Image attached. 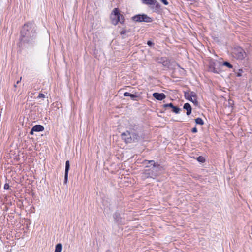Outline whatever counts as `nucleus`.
I'll list each match as a JSON object with an SVG mask.
<instances>
[{
    "mask_svg": "<svg viewBox=\"0 0 252 252\" xmlns=\"http://www.w3.org/2000/svg\"><path fill=\"white\" fill-rule=\"evenodd\" d=\"M125 96H129L131 99L133 100H137L136 98L138 97V95L136 94H132L128 92H125L124 94Z\"/></svg>",
    "mask_w": 252,
    "mask_h": 252,
    "instance_id": "ddd939ff",
    "label": "nucleus"
},
{
    "mask_svg": "<svg viewBox=\"0 0 252 252\" xmlns=\"http://www.w3.org/2000/svg\"><path fill=\"white\" fill-rule=\"evenodd\" d=\"M173 109V112L174 113L178 114L180 111V109L177 107H175L173 106V107L172 108Z\"/></svg>",
    "mask_w": 252,
    "mask_h": 252,
    "instance_id": "f3484780",
    "label": "nucleus"
},
{
    "mask_svg": "<svg viewBox=\"0 0 252 252\" xmlns=\"http://www.w3.org/2000/svg\"><path fill=\"white\" fill-rule=\"evenodd\" d=\"M132 20L136 22H146L147 23L152 21V18L146 14L135 15L132 17Z\"/></svg>",
    "mask_w": 252,
    "mask_h": 252,
    "instance_id": "423d86ee",
    "label": "nucleus"
},
{
    "mask_svg": "<svg viewBox=\"0 0 252 252\" xmlns=\"http://www.w3.org/2000/svg\"><path fill=\"white\" fill-rule=\"evenodd\" d=\"M70 168V163L68 160L65 162V175H64V183L66 184L68 181V174Z\"/></svg>",
    "mask_w": 252,
    "mask_h": 252,
    "instance_id": "1a4fd4ad",
    "label": "nucleus"
},
{
    "mask_svg": "<svg viewBox=\"0 0 252 252\" xmlns=\"http://www.w3.org/2000/svg\"><path fill=\"white\" fill-rule=\"evenodd\" d=\"M153 96L158 100H162L166 97V95L163 93H154Z\"/></svg>",
    "mask_w": 252,
    "mask_h": 252,
    "instance_id": "9d476101",
    "label": "nucleus"
},
{
    "mask_svg": "<svg viewBox=\"0 0 252 252\" xmlns=\"http://www.w3.org/2000/svg\"><path fill=\"white\" fill-rule=\"evenodd\" d=\"M149 163H151L153 165V167L150 169L146 170L144 173L146 175L147 177L154 178L158 175L157 173L154 172V171L157 172V169L159 168V164L155 163L153 160L148 161Z\"/></svg>",
    "mask_w": 252,
    "mask_h": 252,
    "instance_id": "7ed1b4c3",
    "label": "nucleus"
},
{
    "mask_svg": "<svg viewBox=\"0 0 252 252\" xmlns=\"http://www.w3.org/2000/svg\"><path fill=\"white\" fill-rule=\"evenodd\" d=\"M223 64L229 68H232L233 67V66L228 62H224Z\"/></svg>",
    "mask_w": 252,
    "mask_h": 252,
    "instance_id": "a211bd4d",
    "label": "nucleus"
},
{
    "mask_svg": "<svg viewBox=\"0 0 252 252\" xmlns=\"http://www.w3.org/2000/svg\"><path fill=\"white\" fill-rule=\"evenodd\" d=\"M36 38V30L32 22L24 24L21 31L20 40L23 43L32 44Z\"/></svg>",
    "mask_w": 252,
    "mask_h": 252,
    "instance_id": "f03ea898",
    "label": "nucleus"
},
{
    "mask_svg": "<svg viewBox=\"0 0 252 252\" xmlns=\"http://www.w3.org/2000/svg\"><path fill=\"white\" fill-rule=\"evenodd\" d=\"M111 19L112 23L115 25H117L118 22H120L121 23H124L123 20L122 21H121L120 14L118 8H114L113 9L111 15Z\"/></svg>",
    "mask_w": 252,
    "mask_h": 252,
    "instance_id": "20e7f679",
    "label": "nucleus"
},
{
    "mask_svg": "<svg viewBox=\"0 0 252 252\" xmlns=\"http://www.w3.org/2000/svg\"><path fill=\"white\" fill-rule=\"evenodd\" d=\"M14 86L15 88H16L17 87L16 84H15Z\"/></svg>",
    "mask_w": 252,
    "mask_h": 252,
    "instance_id": "c85d7f7f",
    "label": "nucleus"
},
{
    "mask_svg": "<svg viewBox=\"0 0 252 252\" xmlns=\"http://www.w3.org/2000/svg\"><path fill=\"white\" fill-rule=\"evenodd\" d=\"M129 32V31L128 30H122L121 32H120V34L121 35H124V34H126L127 33H128Z\"/></svg>",
    "mask_w": 252,
    "mask_h": 252,
    "instance_id": "6ab92c4d",
    "label": "nucleus"
},
{
    "mask_svg": "<svg viewBox=\"0 0 252 252\" xmlns=\"http://www.w3.org/2000/svg\"><path fill=\"white\" fill-rule=\"evenodd\" d=\"M44 97H45V95L43 94H42V93L39 94L38 98H44Z\"/></svg>",
    "mask_w": 252,
    "mask_h": 252,
    "instance_id": "412c9836",
    "label": "nucleus"
},
{
    "mask_svg": "<svg viewBox=\"0 0 252 252\" xmlns=\"http://www.w3.org/2000/svg\"><path fill=\"white\" fill-rule=\"evenodd\" d=\"M197 160L198 162L201 163H203L205 162V159L202 156H199L197 158Z\"/></svg>",
    "mask_w": 252,
    "mask_h": 252,
    "instance_id": "dca6fc26",
    "label": "nucleus"
},
{
    "mask_svg": "<svg viewBox=\"0 0 252 252\" xmlns=\"http://www.w3.org/2000/svg\"><path fill=\"white\" fill-rule=\"evenodd\" d=\"M21 79H22V77H20V79L17 81V82H16V84H18V83H20V81H21Z\"/></svg>",
    "mask_w": 252,
    "mask_h": 252,
    "instance_id": "cd10ccee",
    "label": "nucleus"
},
{
    "mask_svg": "<svg viewBox=\"0 0 252 252\" xmlns=\"http://www.w3.org/2000/svg\"><path fill=\"white\" fill-rule=\"evenodd\" d=\"M165 5H167L168 4V2L167 0H160Z\"/></svg>",
    "mask_w": 252,
    "mask_h": 252,
    "instance_id": "b1692460",
    "label": "nucleus"
},
{
    "mask_svg": "<svg viewBox=\"0 0 252 252\" xmlns=\"http://www.w3.org/2000/svg\"><path fill=\"white\" fill-rule=\"evenodd\" d=\"M147 44L149 46H152L154 45V43L151 41L149 40L147 42Z\"/></svg>",
    "mask_w": 252,
    "mask_h": 252,
    "instance_id": "5701e85b",
    "label": "nucleus"
},
{
    "mask_svg": "<svg viewBox=\"0 0 252 252\" xmlns=\"http://www.w3.org/2000/svg\"><path fill=\"white\" fill-rule=\"evenodd\" d=\"M9 188V186L8 185V184L7 183H6L5 184L4 186V189H8Z\"/></svg>",
    "mask_w": 252,
    "mask_h": 252,
    "instance_id": "4be33fe9",
    "label": "nucleus"
},
{
    "mask_svg": "<svg viewBox=\"0 0 252 252\" xmlns=\"http://www.w3.org/2000/svg\"><path fill=\"white\" fill-rule=\"evenodd\" d=\"M232 54L235 58L241 60L244 58L245 52L241 47H237L233 49Z\"/></svg>",
    "mask_w": 252,
    "mask_h": 252,
    "instance_id": "0eeeda50",
    "label": "nucleus"
},
{
    "mask_svg": "<svg viewBox=\"0 0 252 252\" xmlns=\"http://www.w3.org/2000/svg\"><path fill=\"white\" fill-rule=\"evenodd\" d=\"M173 106L174 105L172 103L163 105L164 107H170L171 108H172V107H173Z\"/></svg>",
    "mask_w": 252,
    "mask_h": 252,
    "instance_id": "aec40b11",
    "label": "nucleus"
},
{
    "mask_svg": "<svg viewBox=\"0 0 252 252\" xmlns=\"http://www.w3.org/2000/svg\"><path fill=\"white\" fill-rule=\"evenodd\" d=\"M143 2L146 4L149 5L151 6L153 9L154 12H157L160 8L159 3L156 0H142Z\"/></svg>",
    "mask_w": 252,
    "mask_h": 252,
    "instance_id": "39448f33",
    "label": "nucleus"
},
{
    "mask_svg": "<svg viewBox=\"0 0 252 252\" xmlns=\"http://www.w3.org/2000/svg\"><path fill=\"white\" fill-rule=\"evenodd\" d=\"M34 132V131H32V129L31 131H30V134L31 135H33V132Z\"/></svg>",
    "mask_w": 252,
    "mask_h": 252,
    "instance_id": "bb28decb",
    "label": "nucleus"
},
{
    "mask_svg": "<svg viewBox=\"0 0 252 252\" xmlns=\"http://www.w3.org/2000/svg\"><path fill=\"white\" fill-rule=\"evenodd\" d=\"M120 19H121V21H122L123 20L124 21V16L121 14H120Z\"/></svg>",
    "mask_w": 252,
    "mask_h": 252,
    "instance_id": "a878e982",
    "label": "nucleus"
},
{
    "mask_svg": "<svg viewBox=\"0 0 252 252\" xmlns=\"http://www.w3.org/2000/svg\"><path fill=\"white\" fill-rule=\"evenodd\" d=\"M191 131L193 133H196L197 132V129L196 127H194L191 129Z\"/></svg>",
    "mask_w": 252,
    "mask_h": 252,
    "instance_id": "393cba45",
    "label": "nucleus"
},
{
    "mask_svg": "<svg viewBox=\"0 0 252 252\" xmlns=\"http://www.w3.org/2000/svg\"><path fill=\"white\" fill-rule=\"evenodd\" d=\"M62 249V245L61 243H58L56 245L55 250L54 252H61Z\"/></svg>",
    "mask_w": 252,
    "mask_h": 252,
    "instance_id": "4468645a",
    "label": "nucleus"
},
{
    "mask_svg": "<svg viewBox=\"0 0 252 252\" xmlns=\"http://www.w3.org/2000/svg\"><path fill=\"white\" fill-rule=\"evenodd\" d=\"M195 123L197 124H199L200 125H203L204 124V122H203V120L200 118H197L195 119Z\"/></svg>",
    "mask_w": 252,
    "mask_h": 252,
    "instance_id": "2eb2a0df",
    "label": "nucleus"
},
{
    "mask_svg": "<svg viewBox=\"0 0 252 252\" xmlns=\"http://www.w3.org/2000/svg\"><path fill=\"white\" fill-rule=\"evenodd\" d=\"M126 128V131L123 132L121 136L126 144L137 142L140 139V136L137 131L138 126L136 125L128 122Z\"/></svg>",
    "mask_w": 252,
    "mask_h": 252,
    "instance_id": "f257e3e1",
    "label": "nucleus"
},
{
    "mask_svg": "<svg viewBox=\"0 0 252 252\" xmlns=\"http://www.w3.org/2000/svg\"><path fill=\"white\" fill-rule=\"evenodd\" d=\"M44 128L43 126L40 125H36L33 126L32 131H34L35 132H40L43 131Z\"/></svg>",
    "mask_w": 252,
    "mask_h": 252,
    "instance_id": "f8f14e48",
    "label": "nucleus"
},
{
    "mask_svg": "<svg viewBox=\"0 0 252 252\" xmlns=\"http://www.w3.org/2000/svg\"><path fill=\"white\" fill-rule=\"evenodd\" d=\"M184 96L187 99L192 102L193 103L196 104L197 103L196 94L194 92H185Z\"/></svg>",
    "mask_w": 252,
    "mask_h": 252,
    "instance_id": "6e6552de",
    "label": "nucleus"
},
{
    "mask_svg": "<svg viewBox=\"0 0 252 252\" xmlns=\"http://www.w3.org/2000/svg\"><path fill=\"white\" fill-rule=\"evenodd\" d=\"M183 108H184V109H185L187 110L186 114L187 115H189L191 114V111H192V108H191L190 105L189 103H185L184 105Z\"/></svg>",
    "mask_w": 252,
    "mask_h": 252,
    "instance_id": "9b49d317",
    "label": "nucleus"
}]
</instances>
